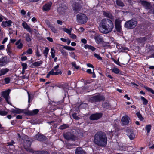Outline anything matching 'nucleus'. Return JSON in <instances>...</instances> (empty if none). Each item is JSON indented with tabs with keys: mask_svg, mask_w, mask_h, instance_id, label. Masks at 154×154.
<instances>
[{
	"mask_svg": "<svg viewBox=\"0 0 154 154\" xmlns=\"http://www.w3.org/2000/svg\"><path fill=\"white\" fill-rule=\"evenodd\" d=\"M72 65L75 68L78 69L79 68V67L78 66H77L76 64V63L75 62H72L71 63Z\"/></svg>",
	"mask_w": 154,
	"mask_h": 154,
	"instance_id": "45",
	"label": "nucleus"
},
{
	"mask_svg": "<svg viewBox=\"0 0 154 154\" xmlns=\"http://www.w3.org/2000/svg\"><path fill=\"white\" fill-rule=\"evenodd\" d=\"M9 71V69L7 68L2 69L0 70V76L5 74Z\"/></svg>",
	"mask_w": 154,
	"mask_h": 154,
	"instance_id": "25",
	"label": "nucleus"
},
{
	"mask_svg": "<svg viewBox=\"0 0 154 154\" xmlns=\"http://www.w3.org/2000/svg\"><path fill=\"white\" fill-rule=\"evenodd\" d=\"M49 27L51 29L52 31L54 33L57 32V30L56 28L53 26L52 25L49 24L48 25Z\"/></svg>",
	"mask_w": 154,
	"mask_h": 154,
	"instance_id": "36",
	"label": "nucleus"
},
{
	"mask_svg": "<svg viewBox=\"0 0 154 154\" xmlns=\"http://www.w3.org/2000/svg\"><path fill=\"white\" fill-rule=\"evenodd\" d=\"M137 24V21L135 20L131 19L126 21L124 25L125 27L128 29H132L134 28Z\"/></svg>",
	"mask_w": 154,
	"mask_h": 154,
	"instance_id": "3",
	"label": "nucleus"
},
{
	"mask_svg": "<svg viewBox=\"0 0 154 154\" xmlns=\"http://www.w3.org/2000/svg\"><path fill=\"white\" fill-rule=\"evenodd\" d=\"M86 72L89 73V74H91L92 73V71H91V69H88L87 71H86Z\"/></svg>",
	"mask_w": 154,
	"mask_h": 154,
	"instance_id": "64",
	"label": "nucleus"
},
{
	"mask_svg": "<svg viewBox=\"0 0 154 154\" xmlns=\"http://www.w3.org/2000/svg\"><path fill=\"white\" fill-rule=\"evenodd\" d=\"M7 58L6 57H2L0 59V66L5 65L7 63Z\"/></svg>",
	"mask_w": 154,
	"mask_h": 154,
	"instance_id": "17",
	"label": "nucleus"
},
{
	"mask_svg": "<svg viewBox=\"0 0 154 154\" xmlns=\"http://www.w3.org/2000/svg\"><path fill=\"white\" fill-rule=\"evenodd\" d=\"M121 21L120 20L116 19L115 20V24L116 31L120 32L121 31Z\"/></svg>",
	"mask_w": 154,
	"mask_h": 154,
	"instance_id": "12",
	"label": "nucleus"
},
{
	"mask_svg": "<svg viewBox=\"0 0 154 154\" xmlns=\"http://www.w3.org/2000/svg\"><path fill=\"white\" fill-rule=\"evenodd\" d=\"M112 60L117 65H119V60H118V61H116V60L115 59L112 58Z\"/></svg>",
	"mask_w": 154,
	"mask_h": 154,
	"instance_id": "58",
	"label": "nucleus"
},
{
	"mask_svg": "<svg viewBox=\"0 0 154 154\" xmlns=\"http://www.w3.org/2000/svg\"><path fill=\"white\" fill-rule=\"evenodd\" d=\"M103 107L105 109H108L109 107V103L108 102H106L103 103Z\"/></svg>",
	"mask_w": 154,
	"mask_h": 154,
	"instance_id": "35",
	"label": "nucleus"
},
{
	"mask_svg": "<svg viewBox=\"0 0 154 154\" xmlns=\"http://www.w3.org/2000/svg\"><path fill=\"white\" fill-rule=\"evenodd\" d=\"M63 48L66 50L69 51H73L75 50V48H74L67 46H64L63 47Z\"/></svg>",
	"mask_w": 154,
	"mask_h": 154,
	"instance_id": "37",
	"label": "nucleus"
},
{
	"mask_svg": "<svg viewBox=\"0 0 154 154\" xmlns=\"http://www.w3.org/2000/svg\"><path fill=\"white\" fill-rule=\"evenodd\" d=\"M4 81L6 84L9 83L10 81V78L8 77L6 78L5 79Z\"/></svg>",
	"mask_w": 154,
	"mask_h": 154,
	"instance_id": "52",
	"label": "nucleus"
},
{
	"mask_svg": "<svg viewBox=\"0 0 154 154\" xmlns=\"http://www.w3.org/2000/svg\"><path fill=\"white\" fill-rule=\"evenodd\" d=\"M23 35H25L26 40L27 42H30L31 40V37L29 33H24Z\"/></svg>",
	"mask_w": 154,
	"mask_h": 154,
	"instance_id": "27",
	"label": "nucleus"
},
{
	"mask_svg": "<svg viewBox=\"0 0 154 154\" xmlns=\"http://www.w3.org/2000/svg\"><path fill=\"white\" fill-rule=\"evenodd\" d=\"M151 125H147L145 127V129L147 131V133H149L151 128Z\"/></svg>",
	"mask_w": 154,
	"mask_h": 154,
	"instance_id": "33",
	"label": "nucleus"
},
{
	"mask_svg": "<svg viewBox=\"0 0 154 154\" xmlns=\"http://www.w3.org/2000/svg\"><path fill=\"white\" fill-rule=\"evenodd\" d=\"M21 66L23 67V69H26L27 68V64L26 63H21Z\"/></svg>",
	"mask_w": 154,
	"mask_h": 154,
	"instance_id": "47",
	"label": "nucleus"
},
{
	"mask_svg": "<svg viewBox=\"0 0 154 154\" xmlns=\"http://www.w3.org/2000/svg\"><path fill=\"white\" fill-rule=\"evenodd\" d=\"M103 14L104 16L109 18L111 19H113V17L112 15V14L109 12H106L104 11L103 12Z\"/></svg>",
	"mask_w": 154,
	"mask_h": 154,
	"instance_id": "22",
	"label": "nucleus"
},
{
	"mask_svg": "<svg viewBox=\"0 0 154 154\" xmlns=\"http://www.w3.org/2000/svg\"><path fill=\"white\" fill-rule=\"evenodd\" d=\"M11 112L13 113H15L17 114H20L23 112V110L20 109H19L16 108L15 109H13L11 111Z\"/></svg>",
	"mask_w": 154,
	"mask_h": 154,
	"instance_id": "23",
	"label": "nucleus"
},
{
	"mask_svg": "<svg viewBox=\"0 0 154 154\" xmlns=\"http://www.w3.org/2000/svg\"><path fill=\"white\" fill-rule=\"evenodd\" d=\"M112 72L116 74H118L119 72V70L117 68H114L112 69Z\"/></svg>",
	"mask_w": 154,
	"mask_h": 154,
	"instance_id": "41",
	"label": "nucleus"
},
{
	"mask_svg": "<svg viewBox=\"0 0 154 154\" xmlns=\"http://www.w3.org/2000/svg\"><path fill=\"white\" fill-rule=\"evenodd\" d=\"M39 112V110L38 109H34L32 111H29V113L30 115H33L37 114Z\"/></svg>",
	"mask_w": 154,
	"mask_h": 154,
	"instance_id": "29",
	"label": "nucleus"
},
{
	"mask_svg": "<svg viewBox=\"0 0 154 154\" xmlns=\"http://www.w3.org/2000/svg\"><path fill=\"white\" fill-rule=\"evenodd\" d=\"M26 13V12L24 9H22L21 11V13L23 15H25Z\"/></svg>",
	"mask_w": 154,
	"mask_h": 154,
	"instance_id": "61",
	"label": "nucleus"
},
{
	"mask_svg": "<svg viewBox=\"0 0 154 154\" xmlns=\"http://www.w3.org/2000/svg\"><path fill=\"white\" fill-rule=\"evenodd\" d=\"M26 54H31L32 53V50L31 48H29L26 51Z\"/></svg>",
	"mask_w": 154,
	"mask_h": 154,
	"instance_id": "46",
	"label": "nucleus"
},
{
	"mask_svg": "<svg viewBox=\"0 0 154 154\" xmlns=\"http://www.w3.org/2000/svg\"><path fill=\"white\" fill-rule=\"evenodd\" d=\"M46 38L50 42H53V40L52 38L50 37H47Z\"/></svg>",
	"mask_w": 154,
	"mask_h": 154,
	"instance_id": "62",
	"label": "nucleus"
},
{
	"mask_svg": "<svg viewBox=\"0 0 154 154\" xmlns=\"http://www.w3.org/2000/svg\"><path fill=\"white\" fill-rule=\"evenodd\" d=\"M72 116L76 120H79L80 119L79 117L77 116L76 114L74 113L72 115Z\"/></svg>",
	"mask_w": 154,
	"mask_h": 154,
	"instance_id": "50",
	"label": "nucleus"
},
{
	"mask_svg": "<svg viewBox=\"0 0 154 154\" xmlns=\"http://www.w3.org/2000/svg\"><path fill=\"white\" fill-rule=\"evenodd\" d=\"M126 132L128 134L129 138L130 140H133L135 137V135L133 133V131L130 129L126 130Z\"/></svg>",
	"mask_w": 154,
	"mask_h": 154,
	"instance_id": "19",
	"label": "nucleus"
},
{
	"mask_svg": "<svg viewBox=\"0 0 154 154\" xmlns=\"http://www.w3.org/2000/svg\"><path fill=\"white\" fill-rule=\"evenodd\" d=\"M84 48L85 49L87 48L88 49L91 50L93 51H95L96 49V48L94 47L91 45H89L88 44L85 45L84 46Z\"/></svg>",
	"mask_w": 154,
	"mask_h": 154,
	"instance_id": "26",
	"label": "nucleus"
},
{
	"mask_svg": "<svg viewBox=\"0 0 154 154\" xmlns=\"http://www.w3.org/2000/svg\"><path fill=\"white\" fill-rule=\"evenodd\" d=\"M15 45H17V48L19 49H21L23 46V44L21 42V40L19 39L17 41Z\"/></svg>",
	"mask_w": 154,
	"mask_h": 154,
	"instance_id": "28",
	"label": "nucleus"
},
{
	"mask_svg": "<svg viewBox=\"0 0 154 154\" xmlns=\"http://www.w3.org/2000/svg\"><path fill=\"white\" fill-rule=\"evenodd\" d=\"M77 21L81 24L85 23L88 20V18L85 14L80 13L77 15Z\"/></svg>",
	"mask_w": 154,
	"mask_h": 154,
	"instance_id": "4",
	"label": "nucleus"
},
{
	"mask_svg": "<svg viewBox=\"0 0 154 154\" xmlns=\"http://www.w3.org/2000/svg\"><path fill=\"white\" fill-rule=\"evenodd\" d=\"M129 117L127 116H123L122 119L121 121L124 125H126L128 124Z\"/></svg>",
	"mask_w": 154,
	"mask_h": 154,
	"instance_id": "21",
	"label": "nucleus"
},
{
	"mask_svg": "<svg viewBox=\"0 0 154 154\" xmlns=\"http://www.w3.org/2000/svg\"><path fill=\"white\" fill-rule=\"evenodd\" d=\"M94 38L96 43L98 44H100L103 41V38L100 35H95Z\"/></svg>",
	"mask_w": 154,
	"mask_h": 154,
	"instance_id": "18",
	"label": "nucleus"
},
{
	"mask_svg": "<svg viewBox=\"0 0 154 154\" xmlns=\"http://www.w3.org/2000/svg\"><path fill=\"white\" fill-rule=\"evenodd\" d=\"M116 2L117 5L119 6L123 7L124 6V3L121 0H116Z\"/></svg>",
	"mask_w": 154,
	"mask_h": 154,
	"instance_id": "30",
	"label": "nucleus"
},
{
	"mask_svg": "<svg viewBox=\"0 0 154 154\" xmlns=\"http://www.w3.org/2000/svg\"><path fill=\"white\" fill-rule=\"evenodd\" d=\"M69 125L67 124H63L62 125H60L59 128L61 130H63L68 128Z\"/></svg>",
	"mask_w": 154,
	"mask_h": 154,
	"instance_id": "32",
	"label": "nucleus"
},
{
	"mask_svg": "<svg viewBox=\"0 0 154 154\" xmlns=\"http://www.w3.org/2000/svg\"><path fill=\"white\" fill-rule=\"evenodd\" d=\"M70 37L73 39H75L76 38V35L74 34H71V33L70 35H69Z\"/></svg>",
	"mask_w": 154,
	"mask_h": 154,
	"instance_id": "54",
	"label": "nucleus"
},
{
	"mask_svg": "<svg viewBox=\"0 0 154 154\" xmlns=\"http://www.w3.org/2000/svg\"><path fill=\"white\" fill-rule=\"evenodd\" d=\"M76 154H85L86 153L81 147L78 148L75 151Z\"/></svg>",
	"mask_w": 154,
	"mask_h": 154,
	"instance_id": "24",
	"label": "nucleus"
},
{
	"mask_svg": "<svg viewBox=\"0 0 154 154\" xmlns=\"http://www.w3.org/2000/svg\"><path fill=\"white\" fill-rule=\"evenodd\" d=\"M105 98L103 96L97 95L91 97L90 99V102L92 103H96L104 100Z\"/></svg>",
	"mask_w": 154,
	"mask_h": 154,
	"instance_id": "5",
	"label": "nucleus"
},
{
	"mask_svg": "<svg viewBox=\"0 0 154 154\" xmlns=\"http://www.w3.org/2000/svg\"><path fill=\"white\" fill-rule=\"evenodd\" d=\"M52 5V3L51 2H48L45 4L42 8L43 11H48L50 9Z\"/></svg>",
	"mask_w": 154,
	"mask_h": 154,
	"instance_id": "15",
	"label": "nucleus"
},
{
	"mask_svg": "<svg viewBox=\"0 0 154 154\" xmlns=\"http://www.w3.org/2000/svg\"><path fill=\"white\" fill-rule=\"evenodd\" d=\"M67 8V6L64 3L60 4L59 7L57 8V11L59 13L63 14L65 12V11Z\"/></svg>",
	"mask_w": 154,
	"mask_h": 154,
	"instance_id": "13",
	"label": "nucleus"
},
{
	"mask_svg": "<svg viewBox=\"0 0 154 154\" xmlns=\"http://www.w3.org/2000/svg\"><path fill=\"white\" fill-rule=\"evenodd\" d=\"M94 56L96 58H97V59H98V60H102V57H100L99 55H98V54H96V53H95L94 54Z\"/></svg>",
	"mask_w": 154,
	"mask_h": 154,
	"instance_id": "49",
	"label": "nucleus"
},
{
	"mask_svg": "<svg viewBox=\"0 0 154 154\" xmlns=\"http://www.w3.org/2000/svg\"><path fill=\"white\" fill-rule=\"evenodd\" d=\"M26 30L28 32H29L31 33V34H32V31L30 27H29L28 28V29H27Z\"/></svg>",
	"mask_w": 154,
	"mask_h": 154,
	"instance_id": "59",
	"label": "nucleus"
},
{
	"mask_svg": "<svg viewBox=\"0 0 154 154\" xmlns=\"http://www.w3.org/2000/svg\"><path fill=\"white\" fill-rule=\"evenodd\" d=\"M114 27V24L111 20L104 19L101 20L99 29L100 32L107 34L112 32Z\"/></svg>",
	"mask_w": 154,
	"mask_h": 154,
	"instance_id": "1",
	"label": "nucleus"
},
{
	"mask_svg": "<svg viewBox=\"0 0 154 154\" xmlns=\"http://www.w3.org/2000/svg\"><path fill=\"white\" fill-rule=\"evenodd\" d=\"M102 116L101 113L93 114L90 116V119L91 120H97L101 117Z\"/></svg>",
	"mask_w": 154,
	"mask_h": 154,
	"instance_id": "11",
	"label": "nucleus"
},
{
	"mask_svg": "<svg viewBox=\"0 0 154 154\" xmlns=\"http://www.w3.org/2000/svg\"><path fill=\"white\" fill-rule=\"evenodd\" d=\"M122 46L121 45H116L117 48L120 51L121 48Z\"/></svg>",
	"mask_w": 154,
	"mask_h": 154,
	"instance_id": "56",
	"label": "nucleus"
},
{
	"mask_svg": "<svg viewBox=\"0 0 154 154\" xmlns=\"http://www.w3.org/2000/svg\"><path fill=\"white\" fill-rule=\"evenodd\" d=\"M49 51V49L48 48L46 47L45 48L44 52H43V54L44 56L46 58L47 57V55Z\"/></svg>",
	"mask_w": 154,
	"mask_h": 154,
	"instance_id": "34",
	"label": "nucleus"
},
{
	"mask_svg": "<svg viewBox=\"0 0 154 154\" xmlns=\"http://www.w3.org/2000/svg\"><path fill=\"white\" fill-rule=\"evenodd\" d=\"M65 138L68 140H77V137L71 132H68L64 134Z\"/></svg>",
	"mask_w": 154,
	"mask_h": 154,
	"instance_id": "7",
	"label": "nucleus"
},
{
	"mask_svg": "<svg viewBox=\"0 0 154 154\" xmlns=\"http://www.w3.org/2000/svg\"><path fill=\"white\" fill-rule=\"evenodd\" d=\"M23 27L26 30L28 29L29 26L28 25L26 22H23L22 23Z\"/></svg>",
	"mask_w": 154,
	"mask_h": 154,
	"instance_id": "40",
	"label": "nucleus"
},
{
	"mask_svg": "<svg viewBox=\"0 0 154 154\" xmlns=\"http://www.w3.org/2000/svg\"><path fill=\"white\" fill-rule=\"evenodd\" d=\"M25 149L28 151L30 152H34L33 150L30 149V148H26L25 146H24Z\"/></svg>",
	"mask_w": 154,
	"mask_h": 154,
	"instance_id": "53",
	"label": "nucleus"
},
{
	"mask_svg": "<svg viewBox=\"0 0 154 154\" xmlns=\"http://www.w3.org/2000/svg\"><path fill=\"white\" fill-rule=\"evenodd\" d=\"M145 88L148 91H149L152 94H154V91L151 88L148 87H146Z\"/></svg>",
	"mask_w": 154,
	"mask_h": 154,
	"instance_id": "48",
	"label": "nucleus"
},
{
	"mask_svg": "<svg viewBox=\"0 0 154 154\" xmlns=\"http://www.w3.org/2000/svg\"><path fill=\"white\" fill-rule=\"evenodd\" d=\"M8 114V112L4 110H0V115L4 116Z\"/></svg>",
	"mask_w": 154,
	"mask_h": 154,
	"instance_id": "42",
	"label": "nucleus"
},
{
	"mask_svg": "<svg viewBox=\"0 0 154 154\" xmlns=\"http://www.w3.org/2000/svg\"><path fill=\"white\" fill-rule=\"evenodd\" d=\"M57 71L56 72H54V75H57L59 74H61L62 72L60 71L57 70Z\"/></svg>",
	"mask_w": 154,
	"mask_h": 154,
	"instance_id": "55",
	"label": "nucleus"
},
{
	"mask_svg": "<svg viewBox=\"0 0 154 154\" xmlns=\"http://www.w3.org/2000/svg\"><path fill=\"white\" fill-rule=\"evenodd\" d=\"M54 70L53 69H52V70H51L49 72V73L51 74V75H54Z\"/></svg>",
	"mask_w": 154,
	"mask_h": 154,
	"instance_id": "63",
	"label": "nucleus"
},
{
	"mask_svg": "<svg viewBox=\"0 0 154 154\" xmlns=\"http://www.w3.org/2000/svg\"><path fill=\"white\" fill-rule=\"evenodd\" d=\"M128 51V48L124 46H122V47L121 48L120 51L124 52L125 51Z\"/></svg>",
	"mask_w": 154,
	"mask_h": 154,
	"instance_id": "43",
	"label": "nucleus"
},
{
	"mask_svg": "<svg viewBox=\"0 0 154 154\" xmlns=\"http://www.w3.org/2000/svg\"><path fill=\"white\" fill-rule=\"evenodd\" d=\"M17 139H22L23 140L25 143L30 144L33 141V140L30 138H28L27 139V136L26 135L21 136L19 134H17Z\"/></svg>",
	"mask_w": 154,
	"mask_h": 154,
	"instance_id": "6",
	"label": "nucleus"
},
{
	"mask_svg": "<svg viewBox=\"0 0 154 154\" xmlns=\"http://www.w3.org/2000/svg\"><path fill=\"white\" fill-rule=\"evenodd\" d=\"M35 138L37 140L41 141H43L47 139L46 137L42 134H37Z\"/></svg>",
	"mask_w": 154,
	"mask_h": 154,
	"instance_id": "16",
	"label": "nucleus"
},
{
	"mask_svg": "<svg viewBox=\"0 0 154 154\" xmlns=\"http://www.w3.org/2000/svg\"><path fill=\"white\" fill-rule=\"evenodd\" d=\"M27 58L26 56H23L21 57V59L22 61L26 60H27Z\"/></svg>",
	"mask_w": 154,
	"mask_h": 154,
	"instance_id": "60",
	"label": "nucleus"
},
{
	"mask_svg": "<svg viewBox=\"0 0 154 154\" xmlns=\"http://www.w3.org/2000/svg\"><path fill=\"white\" fill-rule=\"evenodd\" d=\"M136 115L138 118L141 121L143 120V118L141 114L139 112H137L136 113Z\"/></svg>",
	"mask_w": 154,
	"mask_h": 154,
	"instance_id": "39",
	"label": "nucleus"
},
{
	"mask_svg": "<svg viewBox=\"0 0 154 154\" xmlns=\"http://www.w3.org/2000/svg\"><path fill=\"white\" fill-rule=\"evenodd\" d=\"M139 2L146 9H149L151 8V6L150 2L144 0H140Z\"/></svg>",
	"mask_w": 154,
	"mask_h": 154,
	"instance_id": "10",
	"label": "nucleus"
},
{
	"mask_svg": "<svg viewBox=\"0 0 154 154\" xmlns=\"http://www.w3.org/2000/svg\"><path fill=\"white\" fill-rule=\"evenodd\" d=\"M63 30L65 32L68 33L69 35H70L71 32L69 30V29L66 28H64L63 29Z\"/></svg>",
	"mask_w": 154,
	"mask_h": 154,
	"instance_id": "44",
	"label": "nucleus"
},
{
	"mask_svg": "<svg viewBox=\"0 0 154 154\" xmlns=\"http://www.w3.org/2000/svg\"><path fill=\"white\" fill-rule=\"evenodd\" d=\"M10 91V90L8 89L6 91L3 92L2 93V96L5 99L6 102H7L8 103H9L8 101V99L9 98V94Z\"/></svg>",
	"mask_w": 154,
	"mask_h": 154,
	"instance_id": "14",
	"label": "nucleus"
},
{
	"mask_svg": "<svg viewBox=\"0 0 154 154\" xmlns=\"http://www.w3.org/2000/svg\"><path fill=\"white\" fill-rule=\"evenodd\" d=\"M141 100L143 102V104H144V105H146L148 103L147 100L146 99H145L144 97H143L142 96L141 97Z\"/></svg>",
	"mask_w": 154,
	"mask_h": 154,
	"instance_id": "38",
	"label": "nucleus"
},
{
	"mask_svg": "<svg viewBox=\"0 0 154 154\" xmlns=\"http://www.w3.org/2000/svg\"><path fill=\"white\" fill-rule=\"evenodd\" d=\"M73 134L77 137V139L78 137H82L83 136L82 133L80 129L79 128H77L73 131Z\"/></svg>",
	"mask_w": 154,
	"mask_h": 154,
	"instance_id": "9",
	"label": "nucleus"
},
{
	"mask_svg": "<svg viewBox=\"0 0 154 154\" xmlns=\"http://www.w3.org/2000/svg\"><path fill=\"white\" fill-rule=\"evenodd\" d=\"M55 51H51V57L52 58H54L55 57Z\"/></svg>",
	"mask_w": 154,
	"mask_h": 154,
	"instance_id": "57",
	"label": "nucleus"
},
{
	"mask_svg": "<svg viewBox=\"0 0 154 154\" xmlns=\"http://www.w3.org/2000/svg\"><path fill=\"white\" fill-rule=\"evenodd\" d=\"M12 23V21L11 20H9L8 21L2 22L1 25L3 27H10L11 26Z\"/></svg>",
	"mask_w": 154,
	"mask_h": 154,
	"instance_id": "20",
	"label": "nucleus"
},
{
	"mask_svg": "<svg viewBox=\"0 0 154 154\" xmlns=\"http://www.w3.org/2000/svg\"><path fill=\"white\" fill-rule=\"evenodd\" d=\"M73 9L75 13L77 14L81 10L82 6L81 5L77 2H75L72 5Z\"/></svg>",
	"mask_w": 154,
	"mask_h": 154,
	"instance_id": "8",
	"label": "nucleus"
},
{
	"mask_svg": "<svg viewBox=\"0 0 154 154\" xmlns=\"http://www.w3.org/2000/svg\"><path fill=\"white\" fill-rule=\"evenodd\" d=\"M107 142V138L105 133L100 132L95 135L94 142L96 144H106Z\"/></svg>",
	"mask_w": 154,
	"mask_h": 154,
	"instance_id": "2",
	"label": "nucleus"
},
{
	"mask_svg": "<svg viewBox=\"0 0 154 154\" xmlns=\"http://www.w3.org/2000/svg\"><path fill=\"white\" fill-rule=\"evenodd\" d=\"M43 63V61H38L35 62L34 63L33 65L34 66H40Z\"/></svg>",
	"mask_w": 154,
	"mask_h": 154,
	"instance_id": "31",
	"label": "nucleus"
},
{
	"mask_svg": "<svg viewBox=\"0 0 154 154\" xmlns=\"http://www.w3.org/2000/svg\"><path fill=\"white\" fill-rule=\"evenodd\" d=\"M63 86L62 88L65 91L66 89H68V85L66 84H63Z\"/></svg>",
	"mask_w": 154,
	"mask_h": 154,
	"instance_id": "51",
	"label": "nucleus"
}]
</instances>
